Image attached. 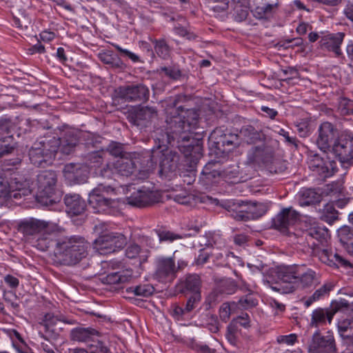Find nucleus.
Masks as SVG:
<instances>
[{"label": "nucleus", "mask_w": 353, "mask_h": 353, "mask_svg": "<svg viewBox=\"0 0 353 353\" xmlns=\"http://www.w3.org/2000/svg\"><path fill=\"white\" fill-rule=\"evenodd\" d=\"M226 209L230 215L238 221H248L263 216L268 206L263 203L245 202L241 200L229 201Z\"/></svg>", "instance_id": "6e6552de"}, {"label": "nucleus", "mask_w": 353, "mask_h": 353, "mask_svg": "<svg viewBox=\"0 0 353 353\" xmlns=\"http://www.w3.org/2000/svg\"><path fill=\"white\" fill-rule=\"evenodd\" d=\"M203 174L206 176L208 179H210L211 178L215 177L216 175H221V174L218 172L216 170L210 171L209 165L205 167Z\"/></svg>", "instance_id": "680f3d73"}, {"label": "nucleus", "mask_w": 353, "mask_h": 353, "mask_svg": "<svg viewBox=\"0 0 353 353\" xmlns=\"http://www.w3.org/2000/svg\"><path fill=\"white\" fill-rule=\"evenodd\" d=\"M44 50H45L44 46L42 44H41L40 43H37V44L34 45L30 49L31 54L43 53V52H44Z\"/></svg>", "instance_id": "69168bd1"}, {"label": "nucleus", "mask_w": 353, "mask_h": 353, "mask_svg": "<svg viewBox=\"0 0 353 353\" xmlns=\"http://www.w3.org/2000/svg\"><path fill=\"white\" fill-rule=\"evenodd\" d=\"M344 34L342 32L325 35L321 41V46L339 55L341 54L340 46Z\"/></svg>", "instance_id": "412c9836"}, {"label": "nucleus", "mask_w": 353, "mask_h": 353, "mask_svg": "<svg viewBox=\"0 0 353 353\" xmlns=\"http://www.w3.org/2000/svg\"><path fill=\"white\" fill-rule=\"evenodd\" d=\"M261 111L265 113V116L272 119H274V117L277 115L278 112L276 110L270 108L267 106H262L261 108Z\"/></svg>", "instance_id": "bf43d9fd"}, {"label": "nucleus", "mask_w": 353, "mask_h": 353, "mask_svg": "<svg viewBox=\"0 0 353 353\" xmlns=\"http://www.w3.org/2000/svg\"><path fill=\"white\" fill-rule=\"evenodd\" d=\"M201 300L200 293H196L192 294L188 299L185 307L184 308L185 312H189L194 308L195 303L199 302Z\"/></svg>", "instance_id": "c03bdc74"}, {"label": "nucleus", "mask_w": 353, "mask_h": 353, "mask_svg": "<svg viewBox=\"0 0 353 353\" xmlns=\"http://www.w3.org/2000/svg\"><path fill=\"white\" fill-rule=\"evenodd\" d=\"M296 128L301 137H306L308 135L309 130L306 124L300 123L296 125Z\"/></svg>", "instance_id": "0e129e2a"}, {"label": "nucleus", "mask_w": 353, "mask_h": 353, "mask_svg": "<svg viewBox=\"0 0 353 353\" xmlns=\"http://www.w3.org/2000/svg\"><path fill=\"white\" fill-rule=\"evenodd\" d=\"M30 193L28 183L13 181L9 183L7 179L0 176V206L7 204L12 199H19Z\"/></svg>", "instance_id": "9d476101"}, {"label": "nucleus", "mask_w": 353, "mask_h": 353, "mask_svg": "<svg viewBox=\"0 0 353 353\" xmlns=\"http://www.w3.org/2000/svg\"><path fill=\"white\" fill-rule=\"evenodd\" d=\"M319 259L323 263L331 267L338 268L341 266L346 268L350 266V263L348 261L343 259L337 253H333L327 250H323L319 253Z\"/></svg>", "instance_id": "6ab92c4d"}, {"label": "nucleus", "mask_w": 353, "mask_h": 353, "mask_svg": "<svg viewBox=\"0 0 353 353\" xmlns=\"http://www.w3.org/2000/svg\"><path fill=\"white\" fill-rule=\"evenodd\" d=\"M296 335L295 334H290L289 335H281L276 339L279 343H284L287 345H293L296 341Z\"/></svg>", "instance_id": "a18cd8bd"}, {"label": "nucleus", "mask_w": 353, "mask_h": 353, "mask_svg": "<svg viewBox=\"0 0 353 353\" xmlns=\"http://www.w3.org/2000/svg\"><path fill=\"white\" fill-rule=\"evenodd\" d=\"M132 278V272L122 270L117 272H111L101 278L103 283L108 285L120 284L128 282Z\"/></svg>", "instance_id": "a878e982"}, {"label": "nucleus", "mask_w": 353, "mask_h": 353, "mask_svg": "<svg viewBox=\"0 0 353 353\" xmlns=\"http://www.w3.org/2000/svg\"><path fill=\"white\" fill-rule=\"evenodd\" d=\"M336 348L333 333L327 331L325 334L316 331L308 345V353H336Z\"/></svg>", "instance_id": "f8f14e48"}, {"label": "nucleus", "mask_w": 353, "mask_h": 353, "mask_svg": "<svg viewBox=\"0 0 353 353\" xmlns=\"http://www.w3.org/2000/svg\"><path fill=\"white\" fill-rule=\"evenodd\" d=\"M130 292H132L137 296H148L154 292V288L149 285H141L136 287L130 288Z\"/></svg>", "instance_id": "e433bc0d"}, {"label": "nucleus", "mask_w": 353, "mask_h": 353, "mask_svg": "<svg viewBox=\"0 0 353 353\" xmlns=\"http://www.w3.org/2000/svg\"><path fill=\"white\" fill-rule=\"evenodd\" d=\"M13 150V147L10 145L6 139L0 140V158L5 154H9Z\"/></svg>", "instance_id": "603ef678"}, {"label": "nucleus", "mask_w": 353, "mask_h": 353, "mask_svg": "<svg viewBox=\"0 0 353 353\" xmlns=\"http://www.w3.org/2000/svg\"><path fill=\"white\" fill-rule=\"evenodd\" d=\"M240 136L248 144L256 143L258 141L263 143V134L251 125L243 127L240 132Z\"/></svg>", "instance_id": "bb28decb"}, {"label": "nucleus", "mask_w": 353, "mask_h": 353, "mask_svg": "<svg viewBox=\"0 0 353 353\" xmlns=\"http://www.w3.org/2000/svg\"><path fill=\"white\" fill-rule=\"evenodd\" d=\"M137 161L135 154H125L113 162H109L100 170V174L104 178H110L113 174L129 176L136 171Z\"/></svg>", "instance_id": "1a4fd4ad"}, {"label": "nucleus", "mask_w": 353, "mask_h": 353, "mask_svg": "<svg viewBox=\"0 0 353 353\" xmlns=\"http://www.w3.org/2000/svg\"><path fill=\"white\" fill-rule=\"evenodd\" d=\"M140 250L141 248L138 245L131 244L127 248L125 254L129 259H134L139 255Z\"/></svg>", "instance_id": "de8ad7c7"}, {"label": "nucleus", "mask_w": 353, "mask_h": 353, "mask_svg": "<svg viewBox=\"0 0 353 353\" xmlns=\"http://www.w3.org/2000/svg\"><path fill=\"white\" fill-rule=\"evenodd\" d=\"M332 290V285L325 284L320 288L316 290L312 296L307 298L304 301V305L306 307L310 306L314 302L319 301L323 296L327 295Z\"/></svg>", "instance_id": "72a5a7b5"}, {"label": "nucleus", "mask_w": 353, "mask_h": 353, "mask_svg": "<svg viewBox=\"0 0 353 353\" xmlns=\"http://www.w3.org/2000/svg\"><path fill=\"white\" fill-rule=\"evenodd\" d=\"M239 330L238 326L234 323H230L227 327L225 337L228 341L233 346L237 347L239 345Z\"/></svg>", "instance_id": "c9c22d12"}, {"label": "nucleus", "mask_w": 353, "mask_h": 353, "mask_svg": "<svg viewBox=\"0 0 353 353\" xmlns=\"http://www.w3.org/2000/svg\"><path fill=\"white\" fill-rule=\"evenodd\" d=\"M335 131L334 125L330 122H323L319 125L316 142L319 148L324 153L322 156L314 155L309 161L310 170L323 179L332 176L336 171V161L325 153L334 139Z\"/></svg>", "instance_id": "f03ea898"}, {"label": "nucleus", "mask_w": 353, "mask_h": 353, "mask_svg": "<svg viewBox=\"0 0 353 353\" xmlns=\"http://www.w3.org/2000/svg\"><path fill=\"white\" fill-rule=\"evenodd\" d=\"M117 96L125 101L144 100L148 97L149 90L143 85L119 87L115 90Z\"/></svg>", "instance_id": "f3484780"}, {"label": "nucleus", "mask_w": 353, "mask_h": 353, "mask_svg": "<svg viewBox=\"0 0 353 353\" xmlns=\"http://www.w3.org/2000/svg\"><path fill=\"white\" fill-rule=\"evenodd\" d=\"M41 348L45 353H55L54 351V347L50 342L41 343Z\"/></svg>", "instance_id": "e2e57ef3"}, {"label": "nucleus", "mask_w": 353, "mask_h": 353, "mask_svg": "<svg viewBox=\"0 0 353 353\" xmlns=\"http://www.w3.org/2000/svg\"><path fill=\"white\" fill-rule=\"evenodd\" d=\"M12 23L13 25L20 29H26L28 26V24H30V21L25 16L23 17L22 19L17 17H14L12 19Z\"/></svg>", "instance_id": "3c124183"}, {"label": "nucleus", "mask_w": 353, "mask_h": 353, "mask_svg": "<svg viewBox=\"0 0 353 353\" xmlns=\"http://www.w3.org/2000/svg\"><path fill=\"white\" fill-rule=\"evenodd\" d=\"M48 223L34 218L22 220L18 225V230L25 236H32L46 232Z\"/></svg>", "instance_id": "a211bd4d"}, {"label": "nucleus", "mask_w": 353, "mask_h": 353, "mask_svg": "<svg viewBox=\"0 0 353 353\" xmlns=\"http://www.w3.org/2000/svg\"><path fill=\"white\" fill-rule=\"evenodd\" d=\"M159 241H170L172 242L180 238L178 234H174L170 231H159L157 233Z\"/></svg>", "instance_id": "37998d69"}, {"label": "nucleus", "mask_w": 353, "mask_h": 353, "mask_svg": "<svg viewBox=\"0 0 353 353\" xmlns=\"http://www.w3.org/2000/svg\"><path fill=\"white\" fill-rule=\"evenodd\" d=\"M113 191L114 189L110 185L105 186L101 184L92 190L89 194L88 202L94 212H109L110 208L116 205L117 202L114 200L105 197L106 194Z\"/></svg>", "instance_id": "9b49d317"}, {"label": "nucleus", "mask_w": 353, "mask_h": 353, "mask_svg": "<svg viewBox=\"0 0 353 353\" xmlns=\"http://www.w3.org/2000/svg\"><path fill=\"white\" fill-rule=\"evenodd\" d=\"M71 339L79 342L95 341L99 332L90 327H77L71 331Z\"/></svg>", "instance_id": "aec40b11"}, {"label": "nucleus", "mask_w": 353, "mask_h": 353, "mask_svg": "<svg viewBox=\"0 0 353 353\" xmlns=\"http://www.w3.org/2000/svg\"><path fill=\"white\" fill-rule=\"evenodd\" d=\"M161 70L164 72L165 74L173 79H176L181 76V72L179 70L175 68H167L163 67L161 68Z\"/></svg>", "instance_id": "09e8293b"}, {"label": "nucleus", "mask_w": 353, "mask_h": 353, "mask_svg": "<svg viewBox=\"0 0 353 353\" xmlns=\"http://www.w3.org/2000/svg\"><path fill=\"white\" fill-rule=\"evenodd\" d=\"M107 151L110 154L114 157H118V159L122 156L130 154L124 153L122 145L117 142L110 143L107 148Z\"/></svg>", "instance_id": "ea45409f"}, {"label": "nucleus", "mask_w": 353, "mask_h": 353, "mask_svg": "<svg viewBox=\"0 0 353 353\" xmlns=\"http://www.w3.org/2000/svg\"><path fill=\"white\" fill-rule=\"evenodd\" d=\"M38 246L39 249L44 250L47 249L50 245V240L48 237H41L38 239Z\"/></svg>", "instance_id": "13d9d810"}, {"label": "nucleus", "mask_w": 353, "mask_h": 353, "mask_svg": "<svg viewBox=\"0 0 353 353\" xmlns=\"http://www.w3.org/2000/svg\"><path fill=\"white\" fill-rule=\"evenodd\" d=\"M201 283V279L198 275L190 274L186 277L184 286L186 290L194 294L200 293Z\"/></svg>", "instance_id": "f704fd0d"}, {"label": "nucleus", "mask_w": 353, "mask_h": 353, "mask_svg": "<svg viewBox=\"0 0 353 353\" xmlns=\"http://www.w3.org/2000/svg\"><path fill=\"white\" fill-rule=\"evenodd\" d=\"M160 199L161 194L158 191H152L145 188L134 192L126 198L127 203L129 205L139 208L157 203Z\"/></svg>", "instance_id": "2eb2a0df"}, {"label": "nucleus", "mask_w": 353, "mask_h": 353, "mask_svg": "<svg viewBox=\"0 0 353 353\" xmlns=\"http://www.w3.org/2000/svg\"><path fill=\"white\" fill-rule=\"evenodd\" d=\"M59 321H61V319L51 313L46 314L43 319L44 325L48 330H52L53 327L56 325L57 323Z\"/></svg>", "instance_id": "79ce46f5"}, {"label": "nucleus", "mask_w": 353, "mask_h": 353, "mask_svg": "<svg viewBox=\"0 0 353 353\" xmlns=\"http://www.w3.org/2000/svg\"><path fill=\"white\" fill-rule=\"evenodd\" d=\"M176 265L174 257L159 256L156 259L155 278L161 282L171 281L175 277Z\"/></svg>", "instance_id": "ddd939ff"}, {"label": "nucleus", "mask_w": 353, "mask_h": 353, "mask_svg": "<svg viewBox=\"0 0 353 353\" xmlns=\"http://www.w3.org/2000/svg\"><path fill=\"white\" fill-rule=\"evenodd\" d=\"M230 323H234L236 326H243L244 327H248L250 326V319L248 314H243L241 316L234 319Z\"/></svg>", "instance_id": "49530a36"}, {"label": "nucleus", "mask_w": 353, "mask_h": 353, "mask_svg": "<svg viewBox=\"0 0 353 353\" xmlns=\"http://www.w3.org/2000/svg\"><path fill=\"white\" fill-rule=\"evenodd\" d=\"M299 219L298 212L292 208L283 209L273 219V225L282 232H287Z\"/></svg>", "instance_id": "dca6fc26"}, {"label": "nucleus", "mask_w": 353, "mask_h": 353, "mask_svg": "<svg viewBox=\"0 0 353 353\" xmlns=\"http://www.w3.org/2000/svg\"><path fill=\"white\" fill-rule=\"evenodd\" d=\"M236 307V303L235 302L225 303L222 304L219 309L220 318L223 321H226L229 319L231 312Z\"/></svg>", "instance_id": "58836bf2"}, {"label": "nucleus", "mask_w": 353, "mask_h": 353, "mask_svg": "<svg viewBox=\"0 0 353 353\" xmlns=\"http://www.w3.org/2000/svg\"><path fill=\"white\" fill-rule=\"evenodd\" d=\"M256 304L257 301L254 299L252 295L248 294L239 299L236 303V307L238 306L241 309L247 310L255 306Z\"/></svg>", "instance_id": "a19ab883"}, {"label": "nucleus", "mask_w": 353, "mask_h": 353, "mask_svg": "<svg viewBox=\"0 0 353 353\" xmlns=\"http://www.w3.org/2000/svg\"><path fill=\"white\" fill-rule=\"evenodd\" d=\"M345 13L347 17L353 21V3L347 5L345 9Z\"/></svg>", "instance_id": "774afa93"}, {"label": "nucleus", "mask_w": 353, "mask_h": 353, "mask_svg": "<svg viewBox=\"0 0 353 353\" xmlns=\"http://www.w3.org/2000/svg\"><path fill=\"white\" fill-rule=\"evenodd\" d=\"M240 143L239 136L235 134H225L223 137H221L219 141H216L218 149L226 152L239 146Z\"/></svg>", "instance_id": "cd10ccee"}, {"label": "nucleus", "mask_w": 353, "mask_h": 353, "mask_svg": "<svg viewBox=\"0 0 353 353\" xmlns=\"http://www.w3.org/2000/svg\"><path fill=\"white\" fill-rule=\"evenodd\" d=\"M276 3H268L263 1L253 10V14L257 19H264L272 14L274 8L276 7Z\"/></svg>", "instance_id": "7c9ffc66"}, {"label": "nucleus", "mask_w": 353, "mask_h": 353, "mask_svg": "<svg viewBox=\"0 0 353 353\" xmlns=\"http://www.w3.org/2000/svg\"><path fill=\"white\" fill-rule=\"evenodd\" d=\"M95 341H97V344L96 345V350L97 352L99 353H110L109 348L105 346L102 341L98 339H95Z\"/></svg>", "instance_id": "052dcab7"}, {"label": "nucleus", "mask_w": 353, "mask_h": 353, "mask_svg": "<svg viewBox=\"0 0 353 353\" xmlns=\"http://www.w3.org/2000/svg\"><path fill=\"white\" fill-rule=\"evenodd\" d=\"M94 231L99 234L93 243L94 249L100 254H107L122 249L127 240L123 234L119 232H110L105 223H99L94 226Z\"/></svg>", "instance_id": "0eeeda50"}, {"label": "nucleus", "mask_w": 353, "mask_h": 353, "mask_svg": "<svg viewBox=\"0 0 353 353\" xmlns=\"http://www.w3.org/2000/svg\"><path fill=\"white\" fill-rule=\"evenodd\" d=\"M333 318V313L328 310L317 308L311 314L310 327H317L323 325L327 321L330 323Z\"/></svg>", "instance_id": "393cba45"}, {"label": "nucleus", "mask_w": 353, "mask_h": 353, "mask_svg": "<svg viewBox=\"0 0 353 353\" xmlns=\"http://www.w3.org/2000/svg\"><path fill=\"white\" fill-rule=\"evenodd\" d=\"M154 50L158 56L163 59H167L170 55V48L163 40L156 41Z\"/></svg>", "instance_id": "4c0bfd02"}, {"label": "nucleus", "mask_w": 353, "mask_h": 353, "mask_svg": "<svg viewBox=\"0 0 353 353\" xmlns=\"http://www.w3.org/2000/svg\"><path fill=\"white\" fill-rule=\"evenodd\" d=\"M88 248V243L81 236L59 237L54 241L53 260L62 265H75L85 257Z\"/></svg>", "instance_id": "39448f33"}, {"label": "nucleus", "mask_w": 353, "mask_h": 353, "mask_svg": "<svg viewBox=\"0 0 353 353\" xmlns=\"http://www.w3.org/2000/svg\"><path fill=\"white\" fill-rule=\"evenodd\" d=\"M91 163L94 165L92 166H98V165L101 164L103 161L102 153L100 152H95L91 154L90 157Z\"/></svg>", "instance_id": "5fc2aeb1"}, {"label": "nucleus", "mask_w": 353, "mask_h": 353, "mask_svg": "<svg viewBox=\"0 0 353 353\" xmlns=\"http://www.w3.org/2000/svg\"><path fill=\"white\" fill-rule=\"evenodd\" d=\"M339 333L343 343L347 346L353 345V321L343 319L338 323Z\"/></svg>", "instance_id": "b1692460"}, {"label": "nucleus", "mask_w": 353, "mask_h": 353, "mask_svg": "<svg viewBox=\"0 0 353 353\" xmlns=\"http://www.w3.org/2000/svg\"><path fill=\"white\" fill-rule=\"evenodd\" d=\"M81 168L79 165L70 163L64 168V174L66 178L74 180L76 182H81L83 180L81 177Z\"/></svg>", "instance_id": "2f4dec72"}, {"label": "nucleus", "mask_w": 353, "mask_h": 353, "mask_svg": "<svg viewBox=\"0 0 353 353\" xmlns=\"http://www.w3.org/2000/svg\"><path fill=\"white\" fill-rule=\"evenodd\" d=\"M55 37V34L53 32L44 30L41 32L40 34V38L43 41H50L53 40Z\"/></svg>", "instance_id": "4d7b16f0"}, {"label": "nucleus", "mask_w": 353, "mask_h": 353, "mask_svg": "<svg viewBox=\"0 0 353 353\" xmlns=\"http://www.w3.org/2000/svg\"><path fill=\"white\" fill-rule=\"evenodd\" d=\"M112 46L119 52L123 53L125 55L128 57L133 62L136 63L139 61V57L134 53L130 52V50L127 49L122 48L121 46H119L117 44L113 43Z\"/></svg>", "instance_id": "864d4df0"}, {"label": "nucleus", "mask_w": 353, "mask_h": 353, "mask_svg": "<svg viewBox=\"0 0 353 353\" xmlns=\"http://www.w3.org/2000/svg\"><path fill=\"white\" fill-rule=\"evenodd\" d=\"M276 273L279 283L272 288L284 294L310 287L318 279L316 272L305 265H281Z\"/></svg>", "instance_id": "20e7f679"}, {"label": "nucleus", "mask_w": 353, "mask_h": 353, "mask_svg": "<svg viewBox=\"0 0 353 353\" xmlns=\"http://www.w3.org/2000/svg\"><path fill=\"white\" fill-rule=\"evenodd\" d=\"M190 197L185 195L177 194L176 195L174 200L181 204H187L190 202Z\"/></svg>", "instance_id": "338daca9"}, {"label": "nucleus", "mask_w": 353, "mask_h": 353, "mask_svg": "<svg viewBox=\"0 0 353 353\" xmlns=\"http://www.w3.org/2000/svg\"><path fill=\"white\" fill-rule=\"evenodd\" d=\"M78 141L77 135L72 132L67 134L61 141L53 137L48 141L36 142L29 151L30 160L38 167L51 164L58 149L68 154L77 145Z\"/></svg>", "instance_id": "7ed1b4c3"}, {"label": "nucleus", "mask_w": 353, "mask_h": 353, "mask_svg": "<svg viewBox=\"0 0 353 353\" xmlns=\"http://www.w3.org/2000/svg\"><path fill=\"white\" fill-rule=\"evenodd\" d=\"M332 154L341 162L353 163V134L347 132L333 146Z\"/></svg>", "instance_id": "4468645a"}, {"label": "nucleus", "mask_w": 353, "mask_h": 353, "mask_svg": "<svg viewBox=\"0 0 353 353\" xmlns=\"http://www.w3.org/2000/svg\"><path fill=\"white\" fill-rule=\"evenodd\" d=\"M98 57L103 63L110 65L112 67L119 68L123 65L121 59L111 50H106L101 51L99 53Z\"/></svg>", "instance_id": "c85d7f7f"}, {"label": "nucleus", "mask_w": 353, "mask_h": 353, "mask_svg": "<svg viewBox=\"0 0 353 353\" xmlns=\"http://www.w3.org/2000/svg\"><path fill=\"white\" fill-rule=\"evenodd\" d=\"M305 222L308 223L310 225L305 230V233L307 236L320 242L327 239L329 236L327 229L316 223L314 220L311 218L307 219Z\"/></svg>", "instance_id": "4be33fe9"}, {"label": "nucleus", "mask_w": 353, "mask_h": 353, "mask_svg": "<svg viewBox=\"0 0 353 353\" xmlns=\"http://www.w3.org/2000/svg\"><path fill=\"white\" fill-rule=\"evenodd\" d=\"M199 114L193 109H183L181 107L172 108L166 118L167 132L157 137L158 145L152 150L151 165L140 170L136 177L143 180L148 178L149 173L154 168L153 161L159 159L160 174L170 176L174 173L178 168L179 156L168 148V144H174L182 150L185 155L190 152L199 140L194 137V130L196 129Z\"/></svg>", "instance_id": "f257e3e1"}, {"label": "nucleus", "mask_w": 353, "mask_h": 353, "mask_svg": "<svg viewBox=\"0 0 353 353\" xmlns=\"http://www.w3.org/2000/svg\"><path fill=\"white\" fill-rule=\"evenodd\" d=\"M339 236L347 252L353 256V231L343 228L339 231Z\"/></svg>", "instance_id": "473e14b6"}, {"label": "nucleus", "mask_w": 353, "mask_h": 353, "mask_svg": "<svg viewBox=\"0 0 353 353\" xmlns=\"http://www.w3.org/2000/svg\"><path fill=\"white\" fill-rule=\"evenodd\" d=\"M352 102L345 99H343L340 103L341 112L343 114H350L353 112V108L351 107Z\"/></svg>", "instance_id": "8fccbe9b"}, {"label": "nucleus", "mask_w": 353, "mask_h": 353, "mask_svg": "<svg viewBox=\"0 0 353 353\" xmlns=\"http://www.w3.org/2000/svg\"><path fill=\"white\" fill-rule=\"evenodd\" d=\"M57 182V174L52 170H43L37 175L36 199L41 205L50 207L60 201Z\"/></svg>", "instance_id": "423d86ee"}, {"label": "nucleus", "mask_w": 353, "mask_h": 353, "mask_svg": "<svg viewBox=\"0 0 353 353\" xmlns=\"http://www.w3.org/2000/svg\"><path fill=\"white\" fill-rule=\"evenodd\" d=\"M4 281L10 288H17L19 283L17 278L10 274H8L4 277Z\"/></svg>", "instance_id": "6e6d98bb"}, {"label": "nucleus", "mask_w": 353, "mask_h": 353, "mask_svg": "<svg viewBox=\"0 0 353 353\" xmlns=\"http://www.w3.org/2000/svg\"><path fill=\"white\" fill-rule=\"evenodd\" d=\"M265 150L263 143L252 147L248 152V160L250 163H263L265 161Z\"/></svg>", "instance_id": "c756f323"}, {"label": "nucleus", "mask_w": 353, "mask_h": 353, "mask_svg": "<svg viewBox=\"0 0 353 353\" xmlns=\"http://www.w3.org/2000/svg\"><path fill=\"white\" fill-rule=\"evenodd\" d=\"M64 201L69 214L78 215L81 214L85 210V202L78 194L66 195Z\"/></svg>", "instance_id": "5701e85b"}]
</instances>
